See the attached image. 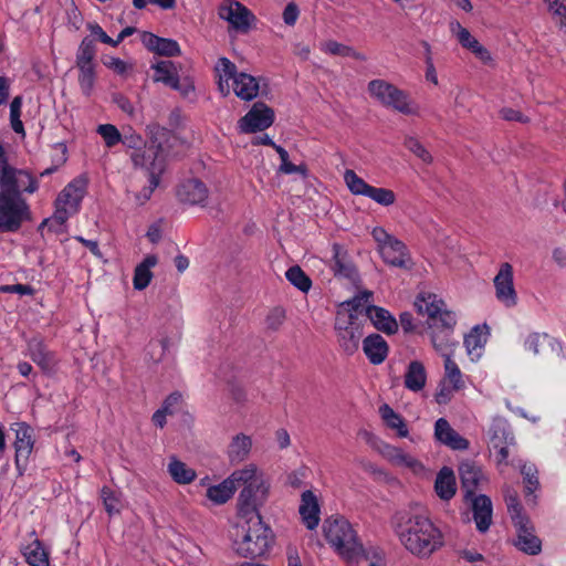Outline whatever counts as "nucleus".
<instances>
[{
  "label": "nucleus",
  "mask_w": 566,
  "mask_h": 566,
  "mask_svg": "<svg viewBox=\"0 0 566 566\" xmlns=\"http://www.w3.org/2000/svg\"><path fill=\"white\" fill-rule=\"evenodd\" d=\"M391 526L400 543L413 555L429 556L443 544L440 530L418 504L397 511Z\"/></svg>",
  "instance_id": "f257e3e1"
},
{
  "label": "nucleus",
  "mask_w": 566,
  "mask_h": 566,
  "mask_svg": "<svg viewBox=\"0 0 566 566\" xmlns=\"http://www.w3.org/2000/svg\"><path fill=\"white\" fill-rule=\"evenodd\" d=\"M415 305L420 314L428 316L434 349L444 359L452 357L459 345V342L453 338L455 314L449 311L446 303L434 294L418 296Z\"/></svg>",
  "instance_id": "f03ea898"
},
{
  "label": "nucleus",
  "mask_w": 566,
  "mask_h": 566,
  "mask_svg": "<svg viewBox=\"0 0 566 566\" xmlns=\"http://www.w3.org/2000/svg\"><path fill=\"white\" fill-rule=\"evenodd\" d=\"M149 144L143 149L132 151L129 157L135 168L144 169L148 178L160 177L166 161L172 157L171 148L179 144L178 137L171 132L154 123L147 126Z\"/></svg>",
  "instance_id": "7ed1b4c3"
},
{
  "label": "nucleus",
  "mask_w": 566,
  "mask_h": 566,
  "mask_svg": "<svg viewBox=\"0 0 566 566\" xmlns=\"http://www.w3.org/2000/svg\"><path fill=\"white\" fill-rule=\"evenodd\" d=\"M231 536L233 549L245 558L264 555L272 541L271 531L263 524L260 514L239 515Z\"/></svg>",
  "instance_id": "20e7f679"
},
{
  "label": "nucleus",
  "mask_w": 566,
  "mask_h": 566,
  "mask_svg": "<svg viewBox=\"0 0 566 566\" xmlns=\"http://www.w3.org/2000/svg\"><path fill=\"white\" fill-rule=\"evenodd\" d=\"M235 485L243 486L238 499V514H260L259 507L268 500L270 482L265 473L254 463L234 471Z\"/></svg>",
  "instance_id": "39448f33"
},
{
  "label": "nucleus",
  "mask_w": 566,
  "mask_h": 566,
  "mask_svg": "<svg viewBox=\"0 0 566 566\" xmlns=\"http://www.w3.org/2000/svg\"><path fill=\"white\" fill-rule=\"evenodd\" d=\"M323 531L327 543L346 560H355L363 554L356 532L344 517L327 518Z\"/></svg>",
  "instance_id": "423d86ee"
},
{
  "label": "nucleus",
  "mask_w": 566,
  "mask_h": 566,
  "mask_svg": "<svg viewBox=\"0 0 566 566\" xmlns=\"http://www.w3.org/2000/svg\"><path fill=\"white\" fill-rule=\"evenodd\" d=\"M216 72L219 77L218 88L223 96L230 94V81H232L233 92L241 99L251 101L258 96L259 81L248 73H238L235 64L229 59H219L216 65Z\"/></svg>",
  "instance_id": "0eeeda50"
},
{
  "label": "nucleus",
  "mask_w": 566,
  "mask_h": 566,
  "mask_svg": "<svg viewBox=\"0 0 566 566\" xmlns=\"http://www.w3.org/2000/svg\"><path fill=\"white\" fill-rule=\"evenodd\" d=\"M368 93L381 105L391 107L405 115L418 113L417 107L410 102L407 93L385 80L370 81L368 83Z\"/></svg>",
  "instance_id": "6e6552de"
},
{
  "label": "nucleus",
  "mask_w": 566,
  "mask_h": 566,
  "mask_svg": "<svg viewBox=\"0 0 566 566\" xmlns=\"http://www.w3.org/2000/svg\"><path fill=\"white\" fill-rule=\"evenodd\" d=\"M335 331L339 347L347 355L358 350L364 335L361 319L350 311H338L335 319Z\"/></svg>",
  "instance_id": "1a4fd4ad"
},
{
  "label": "nucleus",
  "mask_w": 566,
  "mask_h": 566,
  "mask_svg": "<svg viewBox=\"0 0 566 566\" xmlns=\"http://www.w3.org/2000/svg\"><path fill=\"white\" fill-rule=\"evenodd\" d=\"M371 235L377 242L382 260L396 268H407L409 262L408 249L402 241L389 234L384 228H374Z\"/></svg>",
  "instance_id": "9d476101"
},
{
  "label": "nucleus",
  "mask_w": 566,
  "mask_h": 566,
  "mask_svg": "<svg viewBox=\"0 0 566 566\" xmlns=\"http://www.w3.org/2000/svg\"><path fill=\"white\" fill-rule=\"evenodd\" d=\"M27 211V203L21 196H13L0 191V230L3 232L17 231Z\"/></svg>",
  "instance_id": "9b49d317"
},
{
  "label": "nucleus",
  "mask_w": 566,
  "mask_h": 566,
  "mask_svg": "<svg viewBox=\"0 0 566 566\" xmlns=\"http://www.w3.org/2000/svg\"><path fill=\"white\" fill-rule=\"evenodd\" d=\"M2 191L20 196L22 191L33 193L38 189L36 180L25 170L8 167L0 175Z\"/></svg>",
  "instance_id": "f8f14e48"
},
{
  "label": "nucleus",
  "mask_w": 566,
  "mask_h": 566,
  "mask_svg": "<svg viewBox=\"0 0 566 566\" xmlns=\"http://www.w3.org/2000/svg\"><path fill=\"white\" fill-rule=\"evenodd\" d=\"M524 348L534 357L541 360H549L557 357L560 352V346L546 333H532L524 340Z\"/></svg>",
  "instance_id": "ddd939ff"
},
{
  "label": "nucleus",
  "mask_w": 566,
  "mask_h": 566,
  "mask_svg": "<svg viewBox=\"0 0 566 566\" xmlns=\"http://www.w3.org/2000/svg\"><path fill=\"white\" fill-rule=\"evenodd\" d=\"M496 298L506 307H513L517 303V295L513 284V268L510 263H502L494 280Z\"/></svg>",
  "instance_id": "4468645a"
},
{
  "label": "nucleus",
  "mask_w": 566,
  "mask_h": 566,
  "mask_svg": "<svg viewBox=\"0 0 566 566\" xmlns=\"http://www.w3.org/2000/svg\"><path fill=\"white\" fill-rule=\"evenodd\" d=\"M12 429L15 431V465L19 471H22L25 469L33 450V430L24 422L14 423Z\"/></svg>",
  "instance_id": "2eb2a0df"
},
{
  "label": "nucleus",
  "mask_w": 566,
  "mask_h": 566,
  "mask_svg": "<svg viewBox=\"0 0 566 566\" xmlns=\"http://www.w3.org/2000/svg\"><path fill=\"white\" fill-rule=\"evenodd\" d=\"M274 119L273 111L263 103H255L239 122L243 133H254L270 127Z\"/></svg>",
  "instance_id": "dca6fc26"
},
{
  "label": "nucleus",
  "mask_w": 566,
  "mask_h": 566,
  "mask_svg": "<svg viewBox=\"0 0 566 566\" xmlns=\"http://www.w3.org/2000/svg\"><path fill=\"white\" fill-rule=\"evenodd\" d=\"M87 181L85 178L72 180L59 195L57 207H66L71 212H77L80 203L86 192Z\"/></svg>",
  "instance_id": "f3484780"
},
{
  "label": "nucleus",
  "mask_w": 566,
  "mask_h": 566,
  "mask_svg": "<svg viewBox=\"0 0 566 566\" xmlns=\"http://www.w3.org/2000/svg\"><path fill=\"white\" fill-rule=\"evenodd\" d=\"M333 252L331 268L335 276L346 279L350 283L356 284L358 273L347 252L337 243L333 245Z\"/></svg>",
  "instance_id": "a211bd4d"
},
{
  "label": "nucleus",
  "mask_w": 566,
  "mask_h": 566,
  "mask_svg": "<svg viewBox=\"0 0 566 566\" xmlns=\"http://www.w3.org/2000/svg\"><path fill=\"white\" fill-rule=\"evenodd\" d=\"M220 18L230 22L238 30H247L250 24V11L238 1L229 0L221 6Z\"/></svg>",
  "instance_id": "6ab92c4d"
},
{
  "label": "nucleus",
  "mask_w": 566,
  "mask_h": 566,
  "mask_svg": "<svg viewBox=\"0 0 566 566\" xmlns=\"http://www.w3.org/2000/svg\"><path fill=\"white\" fill-rule=\"evenodd\" d=\"M177 195L182 202L203 206L208 199V189L201 180L189 179L179 186Z\"/></svg>",
  "instance_id": "aec40b11"
},
{
  "label": "nucleus",
  "mask_w": 566,
  "mask_h": 566,
  "mask_svg": "<svg viewBox=\"0 0 566 566\" xmlns=\"http://www.w3.org/2000/svg\"><path fill=\"white\" fill-rule=\"evenodd\" d=\"M450 30L455 35L459 43L475 54L476 57L484 62L491 60L489 51L481 45L469 30L463 28L458 21H452L450 23Z\"/></svg>",
  "instance_id": "412c9836"
},
{
  "label": "nucleus",
  "mask_w": 566,
  "mask_h": 566,
  "mask_svg": "<svg viewBox=\"0 0 566 566\" xmlns=\"http://www.w3.org/2000/svg\"><path fill=\"white\" fill-rule=\"evenodd\" d=\"M298 512L308 530H314L318 526L321 511L317 497L312 491L307 490L302 493Z\"/></svg>",
  "instance_id": "4be33fe9"
},
{
  "label": "nucleus",
  "mask_w": 566,
  "mask_h": 566,
  "mask_svg": "<svg viewBox=\"0 0 566 566\" xmlns=\"http://www.w3.org/2000/svg\"><path fill=\"white\" fill-rule=\"evenodd\" d=\"M434 436L440 442L453 450H465L469 447L468 440L453 430L444 418L436 421Z\"/></svg>",
  "instance_id": "5701e85b"
},
{
  "label": "nucleus",
  "mask_w": 566,
  "mask_h": 566,
  "mask_svg": "<svg viewBox=\"0 0 566 566\" xmlns=\"http://www.w3.org/2000/svg\"><path fill=\"white\" fill-rule=\"evenodd\" d=\"M28 355L44 371L53 369L56 364L54 353L48 349L40 338H32L28 342Z\"/></svg>",
  "instance_id": "b1692460"
},
{
  "label": "nucleus",
  "mask_w": 566,
  "mask_h": 566,
  "mask_svg": "<svg viewBox=\"0 0 566 566\" xmlns=\"http://www.w3.org/2000/svg\"><path fill=\"white\" fill-rule=\"evenodd\" d=\"M473 518L476 528L481 533H485L492 523V502L484 494L473 496L472 499Z\"/></svg>",
  "instance_id": "393cba45"
},
{
  "label": "nucleus",
  "mask_w": 566,
  "mask_h": 566,
  "mask_svg": "<svg viewBox=\"0 0 566 566\" xmlns=\"http://www.w3.org/2000/svg\"><path fill=\"white\" fill-rule=\"evenodd\" d=\"M363 350L373 365H380L388 356L387 342L379 334H370L363 340Z\"/></svg>",
  "instance_id": "a878e982"
},
{
  "label": "nucleus",
  "mask_w": 566,
  "mask_h": 566,
  "mask_svg": "<svg viewBox=\"0 0 566 566\" xmlns=\"http://www.w3.org/2000/svg\"><path fill=\"white\" fill-rule=\"evenodd\" d=\"M517 537L514 545L525 554L537 555L542 549L541 539L534 534V527L530 522L515 526Z\"/></svg>",
  "instance_id": "bb28decb"
},
{
  "label": "nucleus",
  "mask_w": 566,
  "mask_h": 566,
  "mask_svg": "<svg viewBox=\"0 0 566 566\" xmlns=\"http://www.w3.org/2000/svg\"><path fill=\"white\" fill-rule=\"evenodd\" d=\"M459 474L465 497L473 496L475 490L485 479L481 468L472 462H462L459 467Z\"/></svg>",
  "instance_id": "cd10ccee"
},
{
  "label": "nucleus",
  "mask_w": 566,
  "mask_h": 566,
  "mask_svg": "<svg viewBox=\"0 0 566 566\" xmlns=\"http://www.w3.org/2000/svg\"><path fill=\"white\" fill-rule=\"evenodd\" d=\"M366 317L370 319L375 328L386 334H394L398 329V323L395 317L385 308L378 306H368Z\"/></svg>",
  "instance_id": "c85d7f7f"
},
{
  "label": "nucleus",
  "mask_w": 566,
  "mask_h": 566,
  "mask_svg": "<svg viewBox=\"0 0 566 566\" xmlns=\"http://www.w3.org/2000/svg\"><path fill=\"white\" fill-rule=\"evenodd\" d=\"M252 448V440L244 433L235 434L227 450V454L231 464H239L248 459Z\"/></svg>",
  "instance_id": "c756f323"
},
{
  "label": "nucleus",
  "mask_w": 566,
  "mask_h": 566,
  "mask_svg": "<svg viewBox=\"0 0 566 566\" xmlns=\"http://www.w3.org/2000/svg\"><path fill=\"white\" fill-rule=\"evenodd\" d=\"M237 491L234 471L221 483L207 489L206 496L216 505L228 502Z\"/></svg>",
  "instance_id": "7c9ffc66"
},
{
  "label": "nucleus",
  "mask_w": 566,
  "mask_h": 566,
  "mask_svg": "<svg viewBox=\"0 0 566 566\" xmlns=\"http://www.w3.org/2000/svg\"><path fill=\"white\" fill-rule=\"evenodd\" d=\"M437 495L443 500H451L457 492L455 476L452 469L443 467L437 474L434 482Z\"/></svg>",
  "instance_id": "2f4dec72"
},
{
  "label": "nucleus",
  "mask_w": 566,
  "mask_h": 566,
  "mask_svg": "<svg viewBox=\"0 0 566 566\" xmlns=\"http://www.w3.org/2000/svg\"><path fill=\"white\" fill-rule=\"evenodd\" d=\"M379 413L386 426L389 429L395 430L399 438L408 437L409 431L405 419L399 413H397L391 407H389L386 403L380 406Z\"/></svg>",
  "instance_id": "473e14b6"
},
{
  "label": "nucleus",
  "mask_w": 566,
  "mask_h": 566,
  "mask_svg": "<svg viewBox=\"0 0 566 566\" xmlns=\"http://www.w3.org/2000/svg\"><path fill=\"white\" fill-rule=\"evenodd\" d=\"M426 380L427 374L424 366L418 360L411 361L405 375V386L409 390L419 391L424 387Z\"/></svg>",
  "instance_id": "72a5a7b5"
},
{
  "label": "nucleus",
  "mask_w": 566,
  "mask_h": 566,
  "mask_svg": "<svg viewBox=\"0 0 566 566\" xmlns=\"http://www.w3.org/2000/svg\"><path fill=\"white\" fill-rule=\"evenodd\" d=\"M157 264L155 255H147L144 261L135 269L133 284L136 290H144L151 281L153 273L150 271Z\"/></svg>",
  "instance_id": "f704fd0d"
},
{
  "label": "nucleus",
  "mask_w": 566,
  "mask_h": 566,
  "mask_svg": "<svg viewBox=\"0 0 566 566\" xmlns=\"http://www.w3.org/2000/svg\"><path fill=\"white\" fill-rule=\"evenodd\" d=\"M25 560L31 566H49V553L44 548L42 542L38 538L33 539L23 548Z\"/></svg>",
  "instance_id": "c9c22d12"
},
{
  "label": "nucleus",
  "mask_w": 566,
  "mask_h": 566,
  "mask_svg": "<svg viewBox=\"0 0 566 566\" xmlns=\"http://www.w3.org/2000/svg\"><path fill=\"white\" fill-rule=\"evenodd\" d=\"M155 75L154 80L156 82H161L165 85L171 87L175 86L177 83L178 76V67L177 65L168 60L160 61L154 66Z\"/></svg>",
  "instance_id": "e433bc0d"
},
{
  "label": "nucleus",
  "mask_w": 566,
  "mask_h": 566,
  "mask_svg": "<svg viewBox=\"0 0 566 566\" xmlns=\"http://www.w3.org/2000/svg\"><path fill=\"white\" fill-rule=\"evenodd\" d=\"M485 342L486 338L482 336L479 326L472 328V331L464 337V346L472 360L481 357Z\"/></svg>",
  "instance_id": "4c0bfd02"
},
{
  "label": "nucleus",
  "mask_w": 566,
  "mask_h": 566,
  "mask_svg": "<svg viewBox=\"0 0 566 566\" xmlns=\"http://www.w3.org/2000/svg\"><path fill=\"white\" fill-rule=\"evenodd\" d=\"M168 472L175 482L188 484L196 478L195 470L187 467L186 463L172 458L168 464Z\"/></svg>",
  "instance_id": "58836bf2"
},
{
  "label": "nucleus",
  "mask_w": 566,
  "mask_h": 566,
  "mask_svg": "<svg viewBox=\"0 0 566 566\" xmlns=\"http://www.w3.org/2000/svg\"><path fill=\"white\" fill-rule=\"evenodd\" d=\"M371 295L373 293L370 291H364L350 301L342 303L338 311H350L353 314H356L358 318H360V316L366 317V308L370 306L368 302Z\"/></svg>",
  "instance_id": "ea45409f"
},
{
  "label": "nucleus",
  "mask_w": 566,
  "mask_h": 566,
  "mask_svg": "<svg viewBox=\"0 0 566 566\" xmlns=\"http://www.w3.org/2000/svg\"><path fill=\"white\" fill-rule=\"evenodd\" d=\"M490 443L491 446L500 444L503 442H514V437L511 433L506 421L496 419L490 428Z\"/></svg>",
  "instance_id": "a19ab883"
},
{
  "label": "nucleus",
  "mask_w": 566,
  "mask_h": 566,
  "mask_svg": "<svg viewBox=\"0 0 566 566\" xmlns=\"http://www.w3.org/2000/svg\"><path fill=\"white\" fill-rule=\"evenodd\" d=\"M322 50L331 55H338V56H349L359 61H365L366 56L357 51H355L353 48L338 43L336 41L329 40L322 44Z\"/></svg>",
  "instance_id": "79ce46f5"
},
{
  "label": "nucleus",
  "mask_w": 566,
  "mask_h": 566,
  "mask_svg": "<svg viewBox=\"0 0 566 566\" xmlns=\"http://www.w3.org/2000/svg\"><path fill=\"white\" fill-rule=\"evenodd\" d=\"M442 380L453 386V389L461 390L464 388L463 375L452 357L444 359V377Z\"/></svg>",
  "instance_id": "37998d69"
},
{
  "label": "nucleus",
  "mask_w": 566,
  "mask_h": 566,
  "mask_svg": "<svg viewBox=\"0 0 566 566\" xmlns=\"http://www.w3.org/2000/svg\"><path fill=\"white\" fill-rule=\"evenodd\" d=\"M285 276L292 285L302 292H307L312 286L311 279L298 265L291 266L286 271Z\"/></svg>",
  "instance_id": "c03bdc74"
},
{
  "label": "nucleus",
  "mask_w": 566,
  "mask_h": 566,
  "mask_svg": "<svg viewBox=\"0 0 566 566\" xmlns=\"http://www.w3.org/2000/svg\"><path fill=\"white\" fill-rule=\"evenodd\" d=\"M344 180L353 195L366 196L371 187L352 169L344 172Z\"/></svg>",
  "instance_id": "a18cd8bd"
},
{
  "label": "nucleus",
  "mask_w": 566,
  "mask_h": 566,
  "mask_svg": "<svg viewBox=\"0 0 566 566\" xmlns=\"http://www.w3.org/2000/svg\"><path fill=\"white\" fill-rule=\"evenodd\" d=\"M101 497L105 507V511L109 516L118 514L122 510V501L119 494L104 486L101 491Z\"/></svg>",
  "instance_id": "49530a36"
},
{
  "label": "nucleus",
  "mask_w": 566,
  "mask_h": 566,
  "mask_svg": "<svg viewBox=\"0 0 566 566\" xmlns=\"http://www.w3.org/2000/svg\"><path fill=\"white\" fill-rule=\"evenodd\" d=\"M95 55V44L90 38H84L80 44L76 54V66L93 65L92 61Z\"/></svg>",
  "instance_id": "de8ad7c7"
},
{
  "label": "nucleus",
  "mask_w": 566,
  "mask_h": 566,
  "mask_svg": "<svg viewBox=\"0 0 566 566\" xmlns=\"http://www.w3.org/2000/svg\"><path fill=\"white\" fill-rule=\"evenodd\" d=\"M74 213L75 212H71V210H67L66 207H57L56 206V211L53 214V217L50 219H45L40 224V230L48 228L50 231L57 232L59 231L57 228L62 227L65 223V221L69 219V217Z\"/></svg>",
  "instance_id": "09e8293b"
},
{
  "label": "nucleus",
  "mask_w": 566,
  "mask_h": 566,
  "mask_svg": "<svg viewBox=\"0 0 566 566\" xmlns=\"http://www.w3.org/2000/svg\"><path fill=\"white\" fill-rule=\"evenodd\" d=\"M80 70L78 74V84L84 95L88 96L91 95L94 82H95V72H94V65H85V66H77Z\"/></svg>",
  "instance_id": "8fccbe9b"
},
{
  "label": "nucleus",
  "mask_w": 566,
  "mask_h": 566,
  "mask_svg": "<svg viewBox=\"0 0 566 566\" xmlns=\"http://www.w3.org/2000/svg\"><path fill=\"white\" fill-rule=\"evenodd\" d=\"M22 107V97L15 96L10 104L11 127L17 134L25 135L23 124L20 119Z\"/></svg>",
  "instance_id": "3c124183"
},
{
  "label": "nucleus",
  "mask_w": 566,
  "mask_h": 566,
  "mask_svg": "<svg viewBox=\"0 0 566 566\" xmlns=\"http://www.w3.org/2000/svg\"><path fill=\"white\" fill-rule=\"evenodd\" d=\"M366 197L373 199L381 206H391L396 201V195L392 190L387 188L370 187Z\"/></svg>",
  "instance_id": "603ef678"
},
{
  "label": "nucleus",
  "mask_w": 566,
  "mask_h": 566,
  "mask_svg": "<svg viewBox=\"0 0 566 566\" xmlns=\"http://www.w3.org/2000/svg\"><path fill=\"white\" fill-rule=\"evenodd\" d=\"M521 473L524 476L526 496H530L538 486L537 470L533 464H524Z\"/></svg>",
  "instance_id": "864d4df0"
},
{
  "label": "nucleus",
  "mask_w": 566,
  "mask_h": 566,
  "mask_svg": "<svg viewBox=\"0 0 566 566\" xmlns=\"http://www.w3.org/2000/svg\"><path fill=\"white\" fill-rule=\"evenodd\" d=\"M97 133L103 137L107 147H113L122 140L119 130L112 124L99 125Z\"/></svg>",
  "instance_id": "5fc2aeb1"
},
{
  "label": "nucleus",
  "mask_w": 566,
  "mask_h": 566,
  "mask_svg": "<svg viewBox=\"0 0 566 566\" xmlns=\"http://www.w3.org/2000/svg\"><path fill=\"white\" fill-rule=\"evenodd\" d=\"M275 151L279 154L281 159V165L279 170L283 174H295L300 172L305 175L306 169L302 166H296L292 164L289 159V153L281 146H275Z\"/></svg>",
  "instance_id": "6e6d98bb"
},
{
  "label": "nucleus",
  "mask_w": 566,
  "mask_h": 566,
  "mask_svg": "<svg viewBox=\"0 0 566 566\" xmlns=\"http://www.w3.org/2000/svg\"><path fill=\"white\" fill-rule=\"evenodd\" d=\"M405 146L423 163L430 164L432 161V156L418 139L413 137H407L405 139Z\"/></svg>",
  "instance_id": "4d7b16f0"
},
{
  "label": "nucleus",
  "mask_w": 566,
  "mask_h": 566,
  "mask_svg": "<svg viewBox=\"0 0 566 566\" xmlns=\"http://www.w3.org/2000/svg\"><path fill=\"white\" fill-rule=\"evenodd\" d=\"M167 349L166 339L151 340L146 348V357L155 363L163 359Z\"/></svg>",
  "instance_id": "13d9d810"
},
{
  "label": "nucleus",
  "mask_w": 566,
  "mask_h": 566,
  "mask_svg": "<svg viewBox=\"0 0 566 566\" xmlns=\"http://www.w3.org/2000/svg\"><path fill=\"white\" fill-rule=\"evenodd\" d=\"M156 53L164 56H177L180 54V46L175 40L159 38Z\"/></svg>",
  "instance_id": "bf43d9fd"
},
{
  "label": "nucleus",
  "mask_w": 566,
  "mask_h": 566,
  "mask_svg": "<svg viewBox=\"0 0 566 566\" xmlns=\"http://www.w3.org/2000/svg\"><path fill=\"white\" fill-rule=\"evenodd\" d=\"M547 3L548 10L556 19V23L566 30V3H557L556 0H544Z\"/></svg>",
  "instance_id": "052dcab7"
},
{
  "label": "nucleus",
  "mask_w": 566,
  "mask_h": 566,
  "mask_svg": "<svg viewBox=\"0 0 566 566\" xmlns=\"http://www.w3.org/2000/svg\"><path fill=\"white\" fill-rule=\"evenodd\" d=\"M285 310L282 307H274L266 316V326L272 331H277L285 321Z\"/></svg>",
  "instance_id": "680f3d73"
},
{
  "label": "nucleus",
  "mask_w": 566,
  "mask_h": 566,
  "mask_svg": "<svg viewBox=\"0 0 566 566\" xmlns=\"http://www.w3.org/2000/svg\"><path fill=\"white\" fill-rule=\"evenodd\" d=\"M382 454L392 464L400 467L402 461L406 460V452L397 447L386 444L382 449Z\"/></svg>",
  "instance_id": "e2e57ef3"
},
{
  "label": "nucleus",
  "mask_w": 566,
  "mask_h": 566,
  "mask_svg": "<svg viewBox=\"0 0 566 566\" xmlns=\"http://www.w3.org/2000/svg\"><path fill=\"white\" fill-rule=\"evenodd\" d=\"M457 391H459V389H453V386L441 380L439 384V390L436 394V401L439 405H446L452 399Z\"/></svg>",
  "instance_id": "0e129e2a"
},
{
  "label": "nucleus",
  "mask_w": 566,
  "mask_h": 566,
  "mask_svg": "<svg viewBox=\"0 0 566 566\" xmlns=\"http://www.w3.org/2000/svg\"><path fill=\"white\" fill-rule=\"evenodd\" d=\"M149 186L145 187L140 192L135 193V200L138 205L146 203L149 198L151 197V193L156 189V187L159 185V177H151L148 178Z\"/></svg>",
  "instance_id": "69168bd1"
},
{
  "label": "nucleus",
  "mask_w": 566,
  "mask_h": 566,
  "mask_svg": "<svg viewBox=\"0 0 566 566\" xmlns=\"http://www.w3.org/2000/svg\"><path fill=\"white\" fill-rule=\"evenodd\" d=\"M120 143H123L124 146L132 149L133 151H137L139 149H143L145 144L143 137L136 133L125 134L122 137Z\"/></svg>",
  "instance_id": "338daca9"
},
{
  "label": "nucleus",
  "mask_w": 566,
  "mask_h": 566,
  "mask_svg": "<svg viewBox=\"0 0 566 566\" xmlns=\"http://www.w3.org/2000/svg\"><path fill=\"white\" fill-rule=\"evenodd\" d=\"M307 476V469L300 468L291 473L286 478V484L292 489H300L303 486L304 480Z\"/></svg>",
  "instance_id": "774afa93"
}]
</instances>
